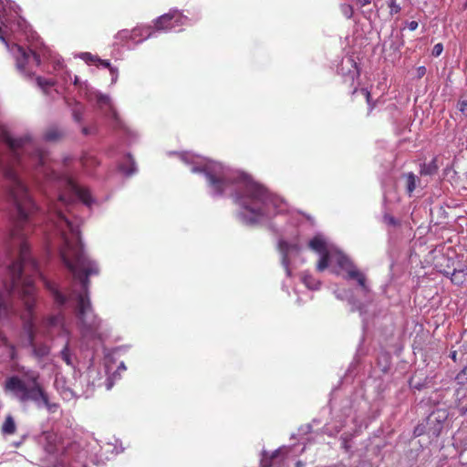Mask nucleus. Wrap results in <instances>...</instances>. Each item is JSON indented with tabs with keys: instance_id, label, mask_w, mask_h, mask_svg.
I'll list each match as a JSON object with an SVG mask.
<instances>
[{
	"instance_id": "f257e3e1",
	"label": "nucleus",
	"mask_w": 467,
	"mask_h": 467,
	"mask_svg": "<svg viewBox=\"0 0 467 467\" xmlns=\"http://www.w3.org/2000/svg\"><path fill=\"white\" fill-rule=\"evenodd\" d=\"M8 180V195L16 210V218L10 234V246L18 250V259L7 268L9 280H0V317H6L11 310V295L17 292L27 311L28 342L34 355L38 358L47 357L50 348L46 344L34 341L33 309L36 302V290L33 276L39 274L37 262L31 256L26 235L31 230L32 216L36 207L33 202L26 186L17 174L16 168H3Z\"/></svg>"
},
{
	"instance_id": "f03ea898",
	"label": "nucleus",
	"mask_w": 467,
	"mask_h": 467,
	"mask_svg": "<svg viewBox=\"0 0 467 467\" xmlns=\"http://www.w3.org/2000/svg\"><path fill=\"white\" fill-rule=\"evenodd\" d=\"M50 213H53L52 220L55 221L63 240L60 257L73 275L74 280L78 281L81 285L82 290L77 295L75 308L81 336L88 339L100 338L102 322L95 314L88 295L89 276L99 275V269L97 263L86 254L78 227L64 215L57 204L50 208Z\"/></svg>"
},
{
	"instance_id": "7ed1b4c3",
	"label": "nucleus",
	"mask_w": 467,
	"mask_h": 467,
	"mask_svg": "<svg viewBox=\"0 0 467 467\" xmlns=\"http://www.w3.org/2000/svg\"><path fill=\"white\" fill-rule=\"evenodd\" d=\"M205 177L216 194L221 195L228 189L234 190V202L255 217H269L275 214L278 199L250 177H233L210 171H205Z\"/></svg>"
},
{
	"instance_id": "20e7f679",
	"label": "nucleus",
	"mask_w": 467,
	"mask_h": 467,
	"mask_svg": "<svg viewBox=\"0 0 467 467\" xmlns=\"http://www.w3.org/2000/svg\"><path fill=\"white\" fill-rule=\"evenodd\" d=\"M24 379L11 376L5 381V390L22 404L34 403L36 408H46L49 413H56L59 405L52 402L44 386L39 381L40 375L36 371L27 370Z\"/></svg>"
},
{
	"instance_id": "39448f33",
	"label": "nucleus",
	"mask_w": 467,
	"mask_h": 467,
	"mask_svg": "<svg viewBox=\"0 0 467 467\" xmlns=\"http://www.w3.org/2000/svg\"><path fill=\"white\" fill-rule=\"evenodd\" d=\"M2 139L11 150L14 161L17 165H30L36 170H40V172L45 176L49 175V168L47 166L48 154L47 151L36 147L31 138L13 139L7 131L4 130Z\"/></svg>"
},
{
	"instance_id": "423d86ee",
	"label": "nucleus",
	"mask_w": 467,
	"mask_h": 467,
	"mask_svg": "<svg viewBox=\"0 0 467 467\" xmlns=\"http://www.w3.org/2000/svg\"><path fill=\"white\" fill-rule=\"evenodd\" d=\"M10 51L16 60L17 69L24 74H31L32 65L38 67L41 64L40 55L31 49H26L18 44H13Z\"/></svg>"
},
{
	"instance_id": "0eeeda50",
	"label": "nucleus",
	"mask_w": 467,
	"mask_h": 467,
	"mask_svg": "<svg viewBox=\"0 0 467 467\" xmlns=\"http://www.w3.org/2000/svg\"><path fill=\"white\" fill-rule=\"evenodd\" d=\"M459 257L455 252H452L451 255L441 254L434 257V267L439 273L449 277L453 270L455 271L457 267H460L461 260H459Z\"/></svg>"
},
{
	"instance_id": "6e6552de",
	"label": "nucleus",
	"mask_w": 467,
	"mask_h": 467,
	"mask_svg": "<svg viewBox=\"0 0 467 467\" xmlns=\"http://www.w3.org/2000/svg\"><path fill=\"white\" fill-rule=\"evenodd\" d=\"M432 250L427 246V242L423 238H419L414 242L410 248V265H422V257L429 255Z\"/></svg>"
},
{
	"instance_id": "1a4fd4ad",
	"label": "nucleus",
	"mask_w": 467,
	"mask_h": 467,
	"mask_svg": "<svg viewBox=\"0 0 467 467\" xmlns=\"http://www.w3.org/2000/svg\"><path fill=\"white\" fill-rule=\"evenodd\" d=\"M64 181L68 191L75 193L84 204L88 206L91 205L93 200L89 191L87 188L79 186L77 182L68 175L64 176Z\"/></svg>"
},
{
	"instance_id": "9d476101",
	"label": "nucleus",
	"mask_w": 467,
	"mask_h": 467,
	"mask_svg": "<svg viewBox=\"0 0 467 467\" xmlns=\"http://www.w3.org/2000/svg\"><path fill=\"white\" fill-rule=\"evenodd\" d=\"M182 16L177 11L170 12L161 16L154 23L156 30H168L179 25Z\"/></svg>"
},
{
	"instance_id": "9b49d317",
	"label": "nucleus",
	"mask_w": 467,
	"mask_h": 467,
	"mask_svg": "<svg viewBox=\"0 0 467 467\" xmlns=\"http://www.w3.org/2000/svg\"><path fill=\"white\" fill-rule=\"evenodd\" d=\"M449 278L455 285L462 286L467 284V265L463 262H460V267L453 270Z\"/></svg>"
},
{
	"instance_id": "f8f14e48",
	"label": "nucleus",
	"mask_w": 467,
	"mask_h": 467,
	"mask_svg": "<svg viewBox=\"0 0 467 467\" xmlns=\"http://www.w3.org/2000/svg\"><path fill=\"white\" fill-rule=\"evenodd\" d=\"M416 163L419 166V173L420 177L432 176L438 171L439 169L436 158H433L429 163L421 162L420 160Z\"/></svg>"
},
{
	"instance_id": "ddd939ff",
	"label": "nucleus",
	"mask_w": 467,
	"mask_h": 467,
	"mask_svg": "<svg viewBox=\"0 0 467 467\" xmlns=\"http://www.w3.org/2000/svg\"><path fill=\"white\" fill-rule=\"evenodd\" d=\"M345 277L346 279L348 280H356L358 285L362 288V290H364L365 292L368 291V288L366 284L367 278L365 275L357 268L356 265L346 273Z\"/></svg>"
},
{
	"instance_id": "4468645a",
	"label": "nucleus",
	"mask_w": 467,
	"mask_h": 467,
	"mask_svg": "<svg viewBox=\"0 0 467 467\" xmlns=\"http://www.w3.org/2000/svg\"><path fill=\"white\" fill-rule=\"evenodd\" d=\"M65 136V131L57 126H51L44 133V140L47 141H58Z\"/></svg>"
},
{
	"instance_id": "2eb2a0df",
	"label": "nucleus",
	"mask_w": 467,
	"mask_h": 467,
	"mask_svg": "<svg viewBox=\"0 0 467 467\" xmlns=\"http://www.w3.org/2000/svg\"><path fill=\"white\" fill-rule=\"evenodd\" d=\"M80 162L87 172H91L99 163L97 157L89 152H86L82 155Z\"/></svg>"
},
{
	"instance_id": "dca6fc26",
	"label": "nucleus",
	"mask_w": 467,
	"mask_h": 467,
	"mask_svg": "<svg viewBox=\"0 0 467 467\" xmlns=\"http://www.w3.org/2000/svg\"><path fill=\"white\" fill-rule=\"evenodd\" d=\"M45 285L47 289L50 292L51 296H53L54 301L58 306H63L66 303V296L57 289L55 284L50 283L48 281H45Z\"/></svg>"
},
{
	"instance_id": "f3484780",
	"label": "nucleus",
	"mask_w": 467,
	"mask_h": 467,
	"mask_svg": "<svg viewBox=\"0 0 467 467\" xmlns=\"http://www.w3.org/2000/svg\"><path fill=\"white\" fill-rule=\"evenodd\" d=\"M308 247L317 254L328 251L326 241L320 235L314 236L308 243Z\"/></svg>"
},
{
	"instance_id": "a211bd4d",
	"label": "nucleus",
	"mask_w": 467,
	"mask_h": 467,
	"mask_svg": "<svg viewBox=\"0 0 467 467\" xmlns=\"http://www.w3.org/2000/svg\"><path fill=\"white\" fill-rule=\"evenodd\" d=\"M16 431V424L12 415H7L1 425V431L4 435H13Z\"/></svg>"
},
{
	"instance_id": "6ab92c4d",
	"label": "nucleus",
	"mask_w": 467,
	"mask_h": 467,
	"mask_svg": "<svg viewBox=\"0 0 467 467\" xmlns=\"http://www.w3.org/2000/svg\"><path fill=\"white\" fill-rule=\"evenodd\" d=\"M337 264L346 273L348 272L349 269H351L355 266L353 262L347 255H345L343 254H337Z\"/></svg>"
},
{
	"instance_id": "aec40b11",
	"label": "nucleus",
	"mask_w": 467,
	"mask_h": 467,
	"mask_svg": "<svg viewBox=\"0 0 467 467\" xmlns=\"http://www.w3.org/2000/svg\"><path fill=\"white\" fill-rule=\"evenodd\" d=\"M119 170L127 175H131L135 172V171H136L135 162L132 160V158L130 157V155H128L125 160V162H122L119 165Z\"/></svg>"
},
{
	"instance_id": "412c9836",
	"label": "nucleus",
	"mask_w": 467,
	"mask_h": 467,
	"mask_svg": "<svg viewBox=\"0 0 467 467\" xmlns=\"http://www.w3.org/2000/svg\"><path fill=\"white\" fill-rule=\"evenodd\" d=\"M319 254H320V259L318 260V262L317 264V270L318 272H323L329 265L330 253H329V251H326Z\"/></svg>"
},
{
	"instance_id": "4be33fe9",
	"label": "nucleus",
	"mask_w": 467,
	"mask_h": 467,
	"mask_svg": "<svg viewBox=\"0 0 467 467\" xmlns=\"http://www.w3.org/2000/svg\"><path fill=\"white\" fill-rule=\"evenodd\" d=\"M278 246H279V250L283 254L282 263H283V265H285V268L288 270V265H289L288 252H289L290 245L285 241H280L278 244Z\"/></svg>"
},
{
	"instance_id": "5701e85b",
	"label": "nucleus",
	"mask_w": 467,
	"mask_h": 467,
	"mask_svg": "<svg viewBox=\"0 0 467 467\" xmlns=\"http://www.w3.org/2000/svg\"><path fill=\"white\" fill-rule=\"evenodd\" d=\"M407 5V0H389V7L390 9V14H398L400 10L405 7Z\"/></svg>"
},
{
	"instance_id": "b1692460",
	"label": "nucleus",
	"mask_w": 467,
	"mask_h": 467,
	"mask_svg": "<svg viewBox=\"0 0 467 467\" xmlns=\"http://www.w3.org/2000/svg\"><path fill=\"white\" fill-rule=\"evenodd\" d=\"M428 182V180H422L410 172V192H412L417 187L424 188Z\"/></svg>"
},
{
	"instance_id": "393cba45",
	"label": "nucleus",
	"mask_w": 467,
	"mask_h": 467,
	"mask_svg": "<svg viewBox=\"0 0 467 467\" xmlns=\"http://www.w3.org/2000/svg\"><path fill=\"white\" fill-rule=\"evenodd\" d=\"M60 357L67 366L73 365L71 352L69 350V342L68 341H67L64 348L60 351Z\"/></svg>"
},
{
	"instance_id": "a878e982",
	"label": "nucleus",
	"mask_w": 467,
	"mask_h": 467,
	"mask_svg": "<svg viewBox=\"0 0 467 467\" xmlns=\"http://www.w3.org/2000/svg\"><path fill=\"white\" fill-rule=\"evenodd\" d=\"M36 80L38 87H40L45 93H47V88L53 87L56 84V82L53 79L45 78L42 77H37Z\"/></svg>"
},
{
	"instance_id": "bb28decb",
	"label": "nucleus",
	"mask_w": 467,
	"mask_h": 467,
	"mask_svg": "<svg viewBox=\"0 0 467 467\" xmlns=\"http://www.w3.org/2000/svg\"><path fill=\"white\" fill-rule=\"evenodd\" d=\"M466 355V352L462 351V349H460V351L458 350H452L451 349L450 351V354H449V357L454 361V362H463L464 361V357Z\"/></svg>"
},
{
	"instance_id": "cd10ccee",
	"label": "nucleus",
	"mask_w": 467,
	"mask_h": 467,
	"mask_svg": "<svg viewBox=\"0 0 467 467\" xmlns=\"http://www.w3.org/2000/svg\"><path fill=\"white\" fill-rule=\"evenodd\" d=\"M63 317L60 315L51 316L47 318V326L53 327L57 326H62Z\"/></svg>"
},
{
	"instance_id": "c85d7f7f",
	"label": "nucleus",
	"mask_w": 467,
	"mask_h": 467,
	"mask_svg": "<svg viewBox=\"0 0 467 467\" xmlns=\"http://www.w3.org/2000/svg\"><path fill=\"white\" fill-rule=\"evenodd\" d=\"M455 379L460 385H467V365L456 375Z\"/></svg>"
},
{
	"instance_id": "c756f323",
	"label": "nucleus",
	"mask_w": 467,
	"mask_h": 467,
	"mask_svg": "<svg viewBox=\"0 0 467 467\" xmlns=\"http://www.w3.org/2000/svg\"><path fill=\"white\" fill-rule=\"evenodd\" d=\"M303 283L310 289H317L319 285V283L311 275H305L303 277Z\"/></svg>"
},
{
	"instance_id": "7c9ffc66",
	"label": "nucleus",
	"mask_w": 467,
	"mask_h": 467,
	"mask_svg": "<svg viewBox=\"0 0 467 467\" xmlns=\"http://www.w3.org/2000/svg\"><path fill=\"white\" fill-rule=\"evenodd\" d=\"M417 44L415 45L414 51L419 50L420 52H424L427 49L428 40L425 36L420 37L416 40Z\"/></svg>"
},
{
	"instance_id": "2f4dec72",
	"label": "nucleus",
	"mask_w": 467,
	"mask_h": 467,
	"mask_svg": "<svg viewBox=\"0 0 467 467\" xmlns=\"http://www.w3.org/2000/svg\"><path fill=\"white\" fill-rule=\"evenodd\" d=\"M97 63L103 66L104 67L109 68L113 78L117 77V69L111 67L109 60H104V59L99 58V60H97Z\"/></svg>"
},
{
	"instance_id": "473e14b6",
	"label": "nucleus",
	"mask_w": 467,
	"mask_h": 467,
	"mask_svg": "<svg viewBox=\"0 0 467 467\" xmlns=\"http://www.w3.org/2000/svg\"><path fill=\"white\" fill-rule=\"evenodd\" d=\"M415 278H417L416 286H420L421 283L429 282L425 272L422 275L417 274L416 276H413L411 279L412 283L415 282Z\"/></svg>"
},
{
	"instance_id": "72a5a7b5",
	"label": "nucleus",
	"mask_w": 467,
	"mask_h": 467,
	"mask_svg": "<svg viewBox=\"0 0 467 467\" xmlns=\"http://www.w3.org/2000/svg\"><path fill=\"white\" fill-rule=\"evenodd\" d=\"M341 11L347 18H351L353 16V7L350 5H343Z\"/></svg>"
},
{
	"instance_id": "f704fd0d",
	"label": "nucleus",
	"mask_w": 467,
	"mask_h": 467,
	"mask_svg": "<svg viewBox=\"0 0 467 467\" xmlns=\"http://www.w3.org/2000/svg\"><path fill=\"white\" fill-rule=\"evenodd\" d=\"M82 58L87 62V63H91V64H95L97 63V60H99V57H97V56H94L90 53H84L82 55Z\"/></svg>"
},
{
	"instance_id": "c9c22d12",
	"label": "nucleus",
	"mask_w": 467,
	"mask_h": 467,
	"mask_svg": "<svg viewBox=\"0 0 467 467\" xmlns=\"http://www.w3.org/2000/svg\"><path fill=\"white\" fill-rule=\"evenodd\" d=\"M426 431V427L424 424H418L414 430H413V435L415 437H419L420 435H422L423 433H425Z\"/></svg>"
},
{
	"instance_id": "e433bc0d",
	"label": "nucleus",
	"mask_w": 467,
	"mask_h": 467,
	"mask_svg": "<svg viewBox=\"0 0 467 467\" xmlns=\"http://www.w3.org/2000/svg\"><path fill=\"white\" fill-rule=\"evenodd\" d=\"M443 51V45L441 43L436 44L431 51L433 57H439Z\"/></svg>"
},
{
	"instance_id": "4c0bfd02",
	"label": "nucleus",
	"mask_w": 467,
	"mask_h": 467,
	"mask_svg": "<svg viewBox=\"0 0 467 467\" xmlns=\"http://www.w3.org/2000/svg\"><path fill=\"white\" fill-rule=\"evenodd\" d=\"M426 72H427V70H426V67L424 66L418 67L416 68V76L414 78L420 79L423 76H425Z\"/></svg>"
},
{
	"instance_id": "58836bf2",
	"label": "nucleus",
	"mask_w": 467,
	"mask_h": 467,
	"mask_svg": "<svg viewBox=\"0 0 467 467\" xmlns=\"http://www.w3.org/2000/svg\"><path fill=\"white\" fill-rule=\"evenodd\" d=\"M458 109L459 110L467 115V100H461L458 103Z\"/></svg>"
},
{
	"instance_id": "ea45409f",
	"label": "nucleus",
	"mask_w": 467,
	"mask_h": 467,
	"mask_svg": "<svg viewBox=\"0 0 467 467\" xmlns=\"http://www.w3.org/2000/svg\"><path fill=\"white\" fill-rule=\"evenodd\" d=\"M412 381H413V379H412V378H410V388H411V387H413L414 389H418V390L422 389L426 386V383H425V382H423V383H420V382H418V383H414V384H413V382H412Z\"/></svg>"
},
{
	"instance_id": "a19ab883",
	"label": "nucleus",
	"mask_w": 467,
	"mask_h": 467,
	"mask_svg": "<svg viewBox=\"0 0 467 467\" xmlns=\"http://www.w3.org/2000/svg\"><path fill=\"white\" fill-rule=\"evenodd\" d=\"M359 92L366 98L368 103H369L371 98L370 92L367 88H361Z\"/></svg>"
},
{
	"instance_id": "79ce46f5",
	"label": "nucleus",
	"mask_w": 467,
	"mask_h": 467,
	"mask_svg": "<svg viewBox=\"0 0 467 467\" xmlns=\"http://www.w3.org/2000/svg\"><path fill=\"white\" fill-rule=\"evenodd\" d=\"M98 102H99V104H109V97H107V96L100 95V96L98 98Z\"/></svg>"
},
{
	"instance_id": "37998d69",
	"label": "nucleus",
	"mask_w": 467,
	"mask_h": 467,
	"mask_svg": "<svg viewBox=\"0 0 467 467\" xmlns=\"http://www.w3.org/2000/svg\"><path fill=\"white\" fill-rule=\"evenodd\" d=\"M384 219L389 224H392V225H396L397 224V221L392 216H385Z\"/></svg>"
},
{
	"instance_id": "c03bdc74",
	"label": "nucleus",
	"mask_w": 467,
	"mask_h": 467,
	"mask_svg": "<svg viewBox=\"0 0 467 467\" xmlns=\"http://www.w3.org/2000/svg\"><path fill=\"white\" fill-rule=\"evenodd\" d=\"M372 2V0H357V5L363 7L367 5H369Z\"/></svg>"
},
{
	"instance_id": "a18cd8bd",
	"label": "nucleus",
	"mask_w": 467,
	"mask_h": 467,
	"mask_svg": "<svg viewBox=\"0 0 467 467\" xmlns=\"http://www.w3.org/2000/svg\"><path fill=\"white\" fill-rule=\"evenodd\" d=\"M58 202L60 204L66 205V204H67V200L66 199V197L64 195L60 194L59 198H58Z\"/></svg>"
},
{
	"instance_id": "49530a36",
	"label": "nucleus",
	"mask_w": 467,
	"mask_h": 467,
	"mask_svg": "<svg viewBox=\"0 0 467 467\" xmlns=\"http://www.w3.org/2000/svg\"><path fill=\"white\" fill-rule=\"evenodd\" d=\"M138 35H142L141 34V30L138 29V28H135V29L132 30L130 37H134V36H136Z\"/></svg>"
},
{
	"instance_id": "de8ad7c7",
	"label": "nucleus",
	"mask_w": 467,
	"mask_h": 467,
	"mask_svg": "<svg viewBox=\"0 0 467 467\" xmlns=\"http://www.w3.org/2000/svg\"><path fill=\"white\" fill-rule=\"evenodd\" d=\"M73 116H74V119L76 121H80L81 119V115L78 111L75 110L74 113H73Z\"/></svg>"
},
{
	"instance_id": "09e8293b",
	"label": "nucleus",
	"mask_w": 467,
	"mask_h": 467,
	"mask_svg": "<svg viewBox=\"0 0 467 467\" xmlns=\"http://www.w3.org/2000/svg\"><path fill=\"white\" fill-rule=\"evenodd\" d=\"M419 24L416 21H410V31L415 30L418 27Z\"/></svg>"
},
{
	"instance_id": "8fccbe9b",
	"label": "nucleus",
	"mask_w": 467,
	"mask_h": 467,
	"mask_svg": "<svg viewBox=\"0 0 467 467\" xmlns=\"http://www.w3.org/2000/svg\"><path fill=\"white\" fill-rule=\"evenodd\" d=\"M63 67V63L57 60L54 66V69H59Z\"/></svg>"
},
{
	"instance_id": "3c124183",
	"label": "nucleus",
	"mask_w": 467,
	"mask_h": 467,
	"mask_svg": "<svg viewBox=\"0 0 467 467\" xmlns=\"http://www.w3.org/2000/svg\"><path fill=\"white\" fill-rule=\"evenodd\" d=\"M112 117L114 118V119L116 120L117 124L116 125H119V117H118V114L116 111H112Z\"/></svg>"
},
{
	"instance_id": "603ef678",
	"label": "nucleus",
	"mask_w": 467,
	"mask_h": 467,
	"mask_svg": "<svg viewBox=\"0 0 467 467\" xmlns=\"http://www.w3.org/2000/svg\"><path fill=\"white\" fill-rule=\"evenodd\" d=\"M11 350L12 351H11L10 357H11L12 359H14L15 356H16V349H15L14 346L11 347Z\"/></svg>"
},
{
	"instance_id": "864d4df0",
	"label": "nucleus",
	"mask_w": 467,
	"mask_h": 467,
	"mask_svg": "<svg viewBox=\"0 0 467 467\" xmlns=\"http://www.w3.org/2000/svg\"><path fill=\"white\" fill-rule=\"evenodd\" d=\"M128 34L129 32L128 31H121L119 33V35L121 36V37H127L128 36Z\"/></svg>"
},
{
	"instance_id": "5fc2aeb1",
	"label": "nucleus",
	"mask_w": 467,
	"mask_h": 467,
	"mask_svg": "<svg viewBox=\"0 0 467 467\" xmlns=\"http://www.w3.org/2000/svg\"><path fill=\"white\" fill-rule=\"evenodd\" d=\"M146 34H147L146 37L150 36L151 33L150 32L149 28L146 29Z\"/></svg>"
},
{
	"instance_id": "6e6d98bb",
	"label": "nucleus",
	"mask_w": 467,
	"mask_h": 467,
	"mask_svg": "<svg viewBox=\"0 0 467 467\" xmlns=\"http://www.w3.org/2000/svg\"><path fill=\"white\" fill-rule=\"evenodd\" d=\"M82 131H83V133H84V134H86V135L88 133V129H87V128H83Z\"/></svg>"
},
{
	"instance_id": "4d7b16f0",
	"label": "nucleus",
	"mask_w": 467,
	"mask_h": 467,
	"mask_svg": "<svg viewBox=\"0 0 467 467\" xmlns=\"http://www.w3.org/2000/svg\"><path fill=\"white\" fill-rule=\"evenodd\" d=\"M419 351L420 352L421 357L424 358V353L422 352V350L419 349Z\"/></svg>"
},
{
	"instance_id": "13d9d810",
	"label": "nucleus",
	"mask_w": 467,
	"mask_h": 467,
	"mask_svg": "<svg viewBox=\"0 0 467 467\" xmlns=\"http://www.w3.org/2000/svg\"><path fill=\"white\" fill-rule=\"evenodd\" d=\"M357 92H358V88H355V89L353 90V94H355V93H357Z\"/></svg>"
},
{
	"instance_id": "bf43d9fd",
	"label": "nucleus",
	"mask_w": 467,
	"mask_h": 467,
	"mask_svg": "<svg viewBox=\"0 0 467 467\" xmlns=\"http://www.w3.org/2000/svg\"><path fill=\"white\" fill-rule=\"evenodd\" d=\"M78 81V77H75V84L77 83Z\"/></svg>"
}]
</instances>
